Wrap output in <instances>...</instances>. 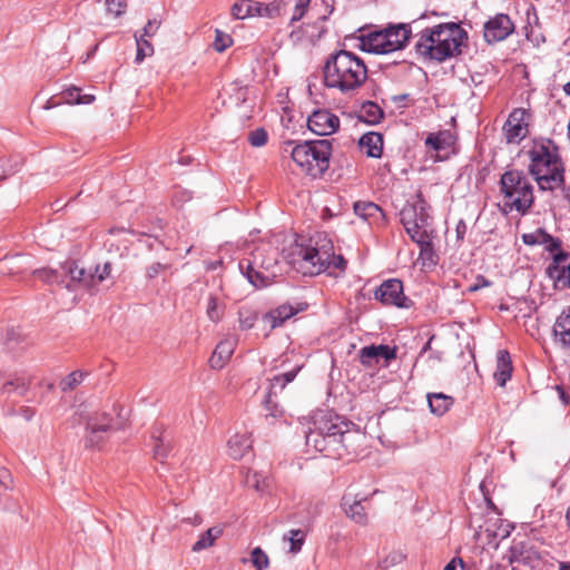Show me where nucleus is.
Segmentation results:
<instances>
[{"mask_svg":"<svg viewBox=\"0 0 570 570\" xmlns=\"http://www.w3.org/2000/svg\"><path fill=\"white\" fill-rule=\"evenodd\" d=\"M305 438L308 448L333 458L357 454L366 443L365 433L352 422L324 411L313 416Z\"/></svg>","mask_w":570,"mask_h":570,"instance_id":"nucleus-1","label":"nucleus"},{"mask_svg":"<svg viewBox=\"0 0 570 570\" xmlns=\"http://www.w3.org/2000/svg\"><path fill=\"white\" fill-rule=\"evenodd\" d=\"M466 38V32L460 24L440 23L420 32L415 50L424 59L441 62L459 55Z\"/></svg>","mask_w":570,"mask_h":570,"instance_id":"nucleus-2","label":"nucleus"},{"mask_svg":"<svg viewBox=\"0 0 570 570\" xmlns=\"http://www.w3.org/2000/svg\"><path fill=\"white\" fill-rule=\"evenodd\" d=\"M289 264L303 275H317L330 268L344 271L346 261L334 254L332 242L326 237L311 238L308 245L296 243L288 254Z\"/></svg>","mask_w":570,"mask_h":570,"instance_id":"nucleus-3","label":"nucleus"},{"mask_svg":"<svg viewBox=\"0 0 570 570\" xmlns=\"http://www.w3.org/2000/svg\"><path fill=\"white\" fill-rule=\"evenodd\" d=\"M323 72L325 86L342 94L360 88L367 78V69L363 60L346 50L331 55Z\"/></svg>","mask_w":570,"mask_h":570,"instance_id":"nucleus-4","label":"nucleus"},{"mask_svg":"<svg viewBox=\"0 0 570 570\" xmlns=\"http://www.w3.org/2000/svg\"><path fill=\"white\" fill-rule=\"evenodd\" d=\"M529 170L541 190H556L564 185V167L552 141H535L529 150Z\"/></svg>","mask_w":570,"mask_h":570,"instance_id":"nucleus-5","label":"nucleus"},{"mask_svg":"<svg viewBox=\"0 0 570 570\" xmlns=\"http://www.w3.org/2000/svg\"><path fill=\"white\" fill-rule=\"evenodd\" d=\"M400 217L407 235L420 246V255L426 258L432 256L431 217L425 200L417 197L415 202L406 204Z\"/></svg>","mask_w":570,"mask_h":570,"instance_id":"nucleus-6","label":"nucleus"},{"mask_svg":"<svg viewBox=\"0 0 570 570\" xmlns=\"http://www.w3.org/2000/svg\"><path fill=\"white\" fill-rule=\"evenodd\" d=\"M332 142L328 139L304 141L291 150L293 161L307 175L316 178L330 167Z\"/></svg>","mask_w":570,"mask_h":570,"instance_id":"nucleus-7","label":"nucleus"},{"mask_svg":"<svg viewBox=\"0 0 570 570\" xmlns=\"http://www.w3.org/2000/svg\"><path fill=\"white\" fill-rule=\"evenodd\" d=\"M500 183L505 205L524 214L533 204V188L527 176L520 170H509Z\"/></svg>","mask_w":570,"mask_h":570,"instance_id":"nucleus-8","label":"nucleus"},{"mask_svg":"<svg viewBox=\"0 0 570 570\" xmlns=\"http://www.w3.org/2000/svg\"><path fill=\"white\" fill-rule=\"evenodd\" d=\"M411 30L406 24H397L380 31L371 32L362 40L365 51L375 55H387L402 50L407 43Z\"/></svg>","mask_w":570,"mask_h":570,"instance_id":"nucleus-9","label":"nucleus"},{"mask_svg":"<svg viewBox=\"0 0 570 570\" xmlns=\"http://www.w3.org/2000/svg\"><path fill=\"white\" fill-rule=\"evenodd\" d=\"M263 256L264 248H256L252 254V258L239 262L242 273L246 276L248 282L257 288L267 286L276 275V273L263 271V264L259 261Z\"/></svg>","mask_w":570,"mask_h":570,"instance_id":"nucleus-10","label":"nucleus"},{"mask_svg":"<svg viewBox=\"0 0 570 570\" xmlns=\"http://www.w3.org/2000/svg\"><path fill=\"white\" fill-rule=\"evenodd\" d=\"M61 284L68 291L75 292L79 288L91 289L96 286V276L83 267H79L75 262H66L61 266Z\"/></svg>","mask_w":570,"mask_h":570,"instance_id":"nucleus-11","label":"nucleus"},{"mask_svg":"<svg viewBox=\"0 0 570 570\" xmlns=\"http://www.w3.org/2000/svg\"><path fill=\"white\" fill-rule=\"evenodd\" d=\"M374 297L384 305L400 308H409L412 305L411 299L404 295L402 282L395 278L383 282L376 288Z\"/></svg>","mask_w":570,"mask_h":570,"instance_id":"nucleus-12","label":"nucleus"},{"mask_svg":"<svg viewBox=\"0 0 570 570\" xmlns=\"http://www.w3.org/2000/svg\"><path fill=\"white\" fill-rule=\"evenodd\" d=\"M514 30L510 17L498 13L484 23V39L488 43L499 42L507 39Z\"/></svg>","mask_w":570,"mask_h":570,"instance_id":"nucleus-13","label":"nucleus"},{"mask_svg":"<svg viewBox=\"0 0 570 570\" xmlns=\"http://www.w3.org/2000/svg\"><path fill=\"white\" fill-rule=\"evenodd\" d=\"M510 562L520 568L534 570L540 564V556L529 541L514 542L510 549Z\"/></svg>","mask_w":570,"mask_h":570,"instance_id":"nucleus-14","label":"nucleus"},{"mask_svg":"<svg viewBox=\"0 0 570 570\" xmlns=\"http://www.w3.org/2000/svg\"><path fill=\"white\" fill-rule=\"evenodd\" d=\"M503 131L509 144H519L528 134L527 112L523 109H514L508 117Z\"/></svg>","mask_w":570,"mask_h":570,"instance_id":"nucleus-15","label":"nucleus"},{"mask_svg":"<svg viewBox=\"0 0 570 570\" xmlns=\"http://www.w3.org/2000/svg\"><path fill=\"white\" fill-rule=\"evenodd\" d=\"M307 127L311 131L320 136L334 134L340 127V119L336 115L326 109L314 111L307 118Z\"/></svg>","mask_w":570,"mask_h":570,"instance_id":"nucleus-16","label":"nucleus"},{"mask_svg":"<svg viewBox=\"0 0 570 570\" xmlns=\"http://www.w3.org/2000/svg\"><path fill=\"white\" fill-rule=\"evenodd\" d=\"M297 371H289L284 374L275 375L271 380V391L264 401V410L266 411L265 416L274 420L283 416V410L273 400V391L276 389L283 390L289 382L296 376Z\"/></svg>","mask_w":570,"mask_h":570,"instance_id":"nucleus-17","label":"nucleus"},{"mask_svg":"<svg viewBox=\"0 0 570 570\" xmlns=\"http://www.w3.org/2000/svg\"><path fill=\"white\" fill-rule=\"evenodd\" d=\"M86 446H98L107 433L111 429V419L108 414L101 413L91 416L87 422Z\"/></svg>","mask_w":570,"mask_h":570,"instance_id":"nucleus-18","label":"nucleus"},{"mask_svg":"<svg viewBox=\"0 0 570 570\" xmlns=\"http://www.w3.org/2000/svg\"><path fill=\"white\" fill-rule=\"evenodd\" d=\"M454 144L455 136L450 130H441L435 134H430L425 139L428 150L434 151L439 159L446 158Z\"/></svg>","mask_w":570,"mask_h":570,"instance_id":"nucleus-19","label":"nucleus"},{"mask_svg":"<svg viewBox=\"0 0 570 570\" xmlns=\"http://www.w3.org/2000/svg\"><path fill=\"white\" fill-rule=\"evenodd\" d=\"M396 357V347L389 345H370L360 351V361L363 365L373 366L380 363L381 360L389 364L390 361Z\"/></svg>","mask_w":570,"mask_h":570,"instance_id":"nucleus-20","label":"nucleus"},{"mask_svg":"<svg viewBox=\"0 0 570 570\" xmlns=\"http://www.w3.org/2000/svg\"><path fill=\"white\" fill-rule=\"evenodd\" d=\"M569 255L558 252L552 257V264L547 268L548 275L561 287L570 288V263L564 265Z\"/></svg>","mask_w":570,"mask_h":570,"instance_id":"nucleus-21","label":"nucleus"},{"mask_svg":"<svg viewBox=\"0 0 570 570\" xmlns=\"http://www.w3.org/2000/svg\"><path fill=\"white\" fill-rule=\"evenodd\" d=\"M325 32L323 24L320 22H315L313 24L308 23L299 27L296 30H293L289 33V39L294 45L298 46H312L314 45Z\"/></svg>","mask_w":570,"mask_h":570,"instance_id":"nucleus-22","label":"nucleus"},{"mask_svg":"<svg viewBox=\"0 0 570 570\" xmlns=\"http://www.w3.org/2000/svg\"><path fill=\"white\" fill-rule=\"evenodd\" d=\"M236 344L237 338L235 336L222 340L209 358L210 367L214 370L223 368L233 355Z\"/></svg>","mask_w":570,"mask_h":570,"instance_id":"nucleus-23","label":"nucleus"},{"mask_svg":"<svg viewBox=\"0 0 570 570\" xmlns=\"http://www.w3.org/2000/svg\"><path fill=\"white\" fill-rule=\"evenodd\" d=\"M150 439L153 442V453L157 460L167 458L171 446L170 438L166 433L163 424H155L151 429Z\"/></svg>","mask_w":570,"mask_h":570,"instance_id":"nucleus-24","label":"nucleus"},{"mask_svg":"<svg viewBox=\"0 0 570 570\" xmlns=\"http://www.w3.org/2000/svg\"><path fill=\"white\" fill-rule=\"evenodd\" d=\"M553 336L562 348H570V306L562 311L553 325Z\"/></svg>","mask_w":570,"mask_h":570,"instance_id":"nucleus-25","label":"nucleus"},{"mask_svg":"<svg viewBox=\"0 0 570 570\" xmlns=\"http://www.w3.org/2000/svg\"><path fill=\"white\" fill-rule=\"evenodd\" d=\"M252 444V436L248 432H237L227 442L228 455L234 460H239L249 452Z\"/></svg>","mask_w":570,"mask_h":570,"instance_id":"nucleus-26","label":"nucleus"},{"mask_svg":"<svg viewBox=\"0 0 570 570\" xmlns=\"http://www.w3.org/2000/svg\"><path fill=\"white\" fill-rule=\"evenodd\" d=\"M365 498L357 499L350 493L345 494L342 499V505L346 515L360 524H365L367 520L365 509L362 504Z\"/></svg>","mask_w":570,"mask_h":570,"instance_id":"nucleus-27","label":"nucleus"},{"mask_svg":"<svg viewBox=\"0 0 570 570\" xmlns=\"http://www.w3.org/2000/svg\"><path fill=\"white\" fill-rule=\"evenodd\" d=\"M360 148L368 157L380 158L383 151V137L379 132H366L358 141Z\"/></svg>","mask_w":570,"mask_h":570,"instance_id":"nucleus-28","label":"nucleus"},{"mask_svg":"<svg viewBox=\"0 0 570 570\" xmlns=\"http://www.w3.org/2000/svg\"><path fill=\"white\" fill-rule=\"evenodd\" d=\"M297 313L292 305L283 304L264 315L263 321L269 325L271 330L282 326L285 321Z\"/></svg>","mask_w":570,"mask_h":570,"instance_id":"nucleus-29","label":"nucleus"},{"mask_svg":"<svg viewBox=\"0 0 570 570\" xmlns=\"http://www.w3.org/2000/svg\"><path fill=\"white\" fill-rule=\"evenodd\" d=\"M354 213L368 224H376L384 219L382 209L372 202H356L354 204Z\"/></svg>","mask_w":570,"mask_h":570,"instance_id":"nucleus-30","label":"nucleus"},{"mask_svg":"<svg viewBox=\"0 0 570 570\" xmlns=\"http://www.w3.org/2000/svg\"><path fill=\"white\" fill-rule=\"evenodd\" d=\"M512 373L511 357L508 351L501 350L497 355V370L494 379L500 386H504Z\"/></svg>","mask_w":570,"mask_h":570,"instance_id":"nucleus-31","label":"nucleus"},{"mask_svg":"<svg viewBox=\"0 0 570 570\" xmlns=\"http://www.w3.org/2000/svg\"><path fill=\"white\" fill-rule=\"evenodd\" d=\"M223 533L224 529L220 525H215L207 529L199 535L198 540L193 544L191 551L198 553L203 550L214 547L217 539H219L223 535Z\"/></svg>","mask_w":570,"mask_h":570,"instance_id":"nucleus-32","label":"nucleus"},{"mask_svg":"<svg viewBox=\"0 0 570 570\" xmlns=\"http://www.w3.org/2000/svg\"><path fill=\"white\" fill-rule=\"evenodd\" d=\"M428 403L430 411L438 416L445 414L453 405V397L444 393H429Z\"/></svg>","mask_w":570,"mask_h":570,"instance_id":"nucleus-33","label":"nucleus"},{"mask_svg":"<svg viewBox=\"0 0 570 570\" xmlns=\"http://www.w3.org/2000/svg\"><path fill=\"white\" fill-rule=\"evenodd\" d=\"M306 539V533L302 529H291L283 534V542L288 544L287 552L297 554L301 552Z\"/></svg>","mask_w":570,"mask_h":570,"instance_id":"nucleus-34","label":"nucleus"},{"mask_svg":"<svg viewBox=\"0 0 570 570\" xmlns=\"http://www.w3.org/2000/svg\"><path fill=\"white\" fill-rule=\"evenodd\" d=\"M225 305L219 301L216 295H209L206 306L207 317L214 322L218 323L224 315Z\"/></svg>","mask_w":570,"mask_h":570,"instance_id":"nucleus-35","label":"nucleus"},{"mask_svg":"<svg viewBox=\"0 0 570 570\" xmlns=\"http://www.w3.org/2000/svg\"><path fill=\"white\" fill-rule=\"evenodd\" d=\"M281 2L274 1L268 4L254 1V17L275 18L281 14Z\"/></svg>","mask_w":570,"mask_h":570,"instance_id":"nucleus-36","label":"nucleus"},{"mask_svg":"<svg viewBox=\"0 0 570 570\" xmlns=\"http://www.w3.org/2000/svg\"><path fill=\"white\" fill-rule=\"evenodd\" d=\"M62 100L66 104H70V105H75V104L89 105L95 100V97L92 95H81L80 89L73 87V88L67 89L62 94Z\"/></svg>","mask_w":570,"mask_h":570,"instance_id":"nucleus-37","label":"nucleus"},{"mask_svg":"<svg viewBox=\"0 0 570 570\" xmlns=\"http://www.w3.org/2000/svg\"><path fill=\"white\" fill-rule=\"evenodd\" d=\"M248 561L256 568V570H265L269 567V558L259 547H256L252 550L249 559H242L243 563Z\"/></svg>","mask_w":570,"mask_h":570,"instance_id":"nucleus-38","label":"nucleus"},{"mask_svg":"<svg viewBox=\"0 0 570 570\" xmlns=\"http://www.w3.org/2000/svg\"><path fill=\"white\" fill-rule=\"evenodd\" d=\"M87 376L86 372L82 371H73L68 374L65 379L59 383V387L62 392H69L77 389Z\"/></svg>","mask_w":570,"mask_h":570,"instance_id":"nucleus-39","label":"nucleus"},{"mask_svg":"<svg viewBox=\"0 0 570 570\" xmlns=\"http://www.w3.org/2000/svg\"><path fill=\"white\" fill-rule=\"evenodd\" d=\"M362 117L370 124H377L383 118V111L375 102L367 101L362 106Z\"/></svg>","mask_w":570,"mask_h":570,"instance_id":"nucleus-40","label":"nucleus"},{"mask_svg":"<svg viewBox=\"0 0 570 570\" xmlns=\"http://www.w3.org/2000/svg\"><path fill=\"white\" fill-rule=\"evenodd\" d=\"M135 40L137 46L135 61L137 63H140L144 61L146 57H150L154 55V47L146 38H144V36L135 35Z\"/></svg>","mask_w":570,"mask_h":570,"instance_id":"nucleus-41","label":"nucleus"},{"mask_svg":"<svg viewBox=\"0 0 570 570\" xmlns=\"http://www.w3.org/2000/svg\"><path fill=\"white\" fill-rule=\"evenodd\" d=\"M232 14L236 19H246L254 17V1L240 0L232 7Z\"/></svg>","mask_w":570,"mask_h":570,"instance_id":"nucleus-42","label":"nucleus"},{"mask_svg":"<svg viewBox=\"0 0 570 570\" xmlns=\"http://www.w3.org/2000/svg\"><path fill=\"white\" fill-rule=\"evenodd\" d=\"M33 275L48 284H61L62 272L59 273L58 271L50 268H40L36 269Z\"/></svg>","mask_w":570,"mask_h":570,"instance_id":"nucleus-43","label":"nucleus"},{"mask_svg":"<svg viewBox=\"0 0 570 570\" xmlns=\"http://www.w3.org/2000/svg\"><path fill=\"white\" fill-rule=\"evenodd\" d=\"M405 556L400 550L390 551L384 558H382L379 562L382 569H390L403 562Z\"/></svg>","mask_w":570,"mask_h":570,"instance_id":"nucleus-44","label":"nucleus"},{"mask_svg":"<svg viewBox=\"0 0 570 570\" xmlns=\"http://www.w3.org/2000/svg\"><path fill=\"white\" fill-rule=\"evenodd\" d=\"M257 321V314L250 309L239 311V327L240 330L252 328Z\"/></svg>","mask_w":570,"mask_h":570,"instance_id":"nucleus-45","label":"nucleus"},{"mask_svg":"<svg viewBox=\"0 0 570 570\" xmlns=\"http://www.w3.org/2000/svg\"><path fill=\"white\" fill-rule=\"evenodd\" d=\"M259 261L263 264V271L275 273L274 268L277 264V257L274 249L266 250L264 248V256Z\"/></svg>","mask_w":570,"mask_h":570,"instance_id":"nucleus-46","label":"nucleus"},{"mask_svg":"<svg viewBox=\"0 0 570 570\" xmlns=\"http://www.w3.org/2000/svg\"><path fill=\"white\" fill-rule=\"evenodd\" d=\"M522 239L527 245H541L547 239V233L543 229H537L532 233L523 234Z\"/></svg>","mask_w":570,"mask_h":570,"instance_id":"nucleus-47","label":"nucleus"},{"mask_svg":"<svg viewBox=\"0 0 570 570\" xmlns=\"http://www.w3.org/2000/svg\"><path fill=\"white\" fill-rule=\"evenodd\" d=\"M267 132L263 128H257L249 132L248 141L253 147H262L267 142Z\"/></svg>","mask_w":570,"mask_h":570,"instance_id":"nucleus-48","label":"nucleus"},{"mask_svg":"<svg viewBox=\"0 0 570 570\" xmlns=\"http://www.w3.org/2000/svg\"><path fill=\"white\" fill-rule=\"evenodd\" d=\"M232 45V38L220 30H216V37L214 41V48L222 52Z\"/></svg>","mask_w":570,"mask_h":570,"instance_id":"nucleus-49","label":"nucleus"},{"mask_svg":"<svg viewBox=\"0 0 570 570\" xmlns=\"http://www.w3.org/2000/svg\"><path fill=\"white\" fill-rule=\"evenodd\" d=\"M311 0H296L294 11L291 18V23L301 20L307 12L308 3Z\"/></svg>","mask_w":570,"mask_h":570,"instance_id":"nucleus-50","label":"nucleus"},{"mask_svg":"<svg viewBox=\"0 0 570 570\" xmlns=\"http://www.w3.org/2000/svg\"><path fill=\"white\" fill-rule=\"evenodd\" d=\"M106 7L108 12L115 17H120L127 7L126 0H106Z\"/></svg>","mask_w":570,"mask_h":570,"instance_id":"nucleus-51","label":"nucleus"},{"mask_svg":"<svg viewBox=\"0 0 570 570\" xmlns=\"http://www.w3.org/2000/svg\"><path fill=\"white\" fill-rule=\"evenodd\" d=\"M111 272V265L109 263H105L102 266H97L95 273L92 275L96 276V285L104 282L109 277Z\"/></svg>","mask_w":570,"mask_h":570,"instance_id":"nucleus-52","label":"nucleus"},{"mask_svg":"<svg viewBox=\"0 0 570 570\" xmlns=\"http://www.w3.org/2000/svg\"><path fill=\"white\" fill-rule=\"evenodd\" d=\"M169 264H163V263H153L151 265H149L146 269V276L148 278H155L158 276L159 273L166 271L167 268H169Z\"/></svg>","mask_w":570,"mask_h":570,"instance_id":"nucleus-53","label":"nucleus"},{"mask_svg":"<svg viewBox=\"0 0 570 570\" xmlns=\"http://www.w3.org/2000/svg\"><path fill=\"white\" fill-rule=\"evenodd\" d=\"M546 248V250L557 254L560 250L561 242L558 238L552 237L550 234L547 233V239H544V243L542 244Z\"/></svg>","mask_w":570,"mask_h":570,"instance_id":"nucleus-54","label":"nucleus"},{"mask_svg":"<svg viewBox=\"0 0 570 570\" xmlns=\"http://www.w3.org/2000/svg\"><path fill=\"white\" fill-rule=\"evenodd\" d=\"M159 26H160L159 20H157V19L148 20V22L144 27L142 33L140 36H144V38L153 37L156 33V31L158 30Z\"/></svg>","mask_w":570,"mask_h":570,"instance_id":"nucleus-55","label":"nucleus"},{"mask_svg":"<svg viewBox=\"0 0 570 570\" xmlns=\"http://www.w3.org/2000/svg\"><path fill=\"white\" fill-rule=\"evenodd\" d=\"M0 485L4 489H10L12 485V475L9 470L0 468Z\"/></svg>","mask_w":570,"mask_h":570,"instance_id":"nucleus-56","label":"nucleus"},{"mask_svg":"<svg viewBox=\"0 0 570 570\" xmlns=\"http://www.w3.org/2000/svg\"><path fill=\"white\" fill-rule=\"evenodd\" d=\"M491 282L483 276H478L475 282L469 287V292H476L483 287H489Z\"/></svg>","mask_w":570,"mask_h":570,"instance_id":"nucleus-57","label":"nucleus"},{"mask_svg":"<svg viewBox=\"0 0 570 570\" xmlns=\"http://www.w3.org/2000/svg\"><path fill=\"white\" fill-rule=\"evenodd\" d=\"M19 387H21L22 391H23L24 390V382L23 381H18V380L17 381H12L11 380V381H8V382H6L3 384L2 392L3 393H10L11 391L17 390Z\"/></svg>","mask_w":570,"mask_h":570,"instance_id":"nucleus-58","label":"nucleus"},{"mask_svg":"<svg viewBox=\"0 0 570 570\" xmlns=\"http://www.w3.org/2000/svg\"><path fill=\"white\" fill-rule=\"evenodd\" d=\"M465 229H466V225L461 220L459 222L458 226H456V236H458V239H463L464 237V234H465Z\"/></svg>","mask_w":570,"mask_h":570,"instance_id":"nucleus-59","label":"nucleus"},{"mask_svg":"<svg viewBox=\"0 0 570 570\" xmlns=\"http://www.w3.org/2000/svg\"><path fill=\"white\" fill-rule=\"evenodd\" d=\"M193 525H200L203 523V518L199 514H195L193 518L186 519Z\"/></svg>","mask_w":570,"mask_h":570,"instance_id":"nucleus-60","label":"nucleus"},{"mask_svg":"<svg viewBox=\"0 0 570 570\" xmlns=\"http://www.w3.org/2000/svg\"><path fill=\"white\" fill-rule=\"evenodd\" d=\"M556 389H557V391L559 393V397L561 399L563 404H568L569 399H568V395L566 394L564 390L561 386H556Z\"/></svg>","mask_w":570,"mask_h":570,"instance_id":"nucleus-61","label":"nucleus"},{"mask_svg":"<svg viewBox=\"0 0 570 570\" xmlns=\"http://www.w3.org/2000/svg\"><path fill=\"white\" fill-rule=\"evenodd\" d=\"M443 570H458V564H456V560L453 559L452 561H450Z\"/></svg>","mask_w":570,"mask_h":570,"instance_id":"nucleus-62","label":"nucleus"},{"mask_svg":"<svg viewBox=\"0 0 570 570\" xmlns=\"http://www.w3.org/2000/svg\"><path fill=\"white\" fill-rule=\"evenodd\" d=\"M563 91L570 97V81L563 85Z\"/></svg>","mask_w":570,"mask_h":570,"instance_id":"nucleus-63","label":"nucleus"},{"mask_svg":"<svg viewBox=\"0 0 570 570\" xmlns=\"http://www.w3.org/2000/svg\"><path fill=\"white\" fill-rule=\"evenodd\" d=\"M560 570H570V562L561 563L560 564Z\"/></svg>","mask_w":570,"mask_h":570,"instance_id":"nucleus-64","label":"nucleus"}]
</instances>
